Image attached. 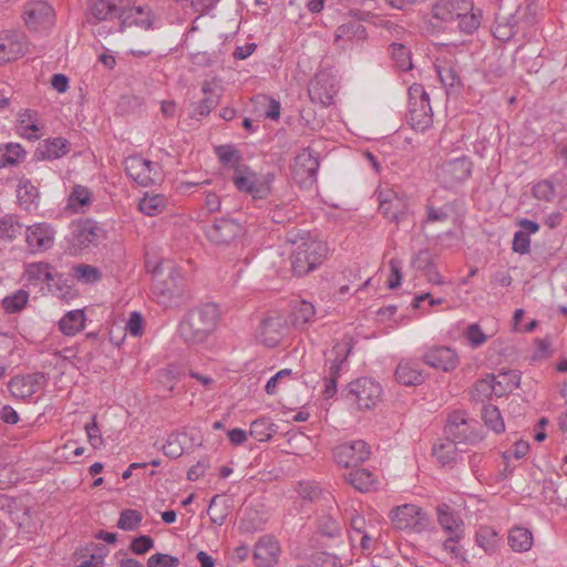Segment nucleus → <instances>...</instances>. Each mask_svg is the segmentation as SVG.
<instances>
[{
  "mask_svg": "<svg viewBox=\"0 0 567 567\" xmlns=\"http://www.w3.org/2000/svg\"><path fill=\"white\" fill-rule=\"evenodd\" d=\"M408 122L413 130L424 132L432 126L433 114L430 96L421 84L409 87Z\"/></svg>",
  "mask_w": 567,
  "mask_h": 567,
  "instance_id": "20e7f679",
  "label": "nucleus"
},
{
  "mask_svg": "<svg viewBox=\"0 0 567 567\" xmlns=\"http://www.w3.org/2000/svg\"><path fill=\"white\" fill-rule=\"evenodd\" d=\"M319 532L329 537H334L340 533V524L331 515H324L319 519Z\"/></svg>",
  "mask_w": 567,
  "mask_h": 567,
  "instance_id": "052dcab7",
  "label": "nucleus"
},
{
  "mask_svg": "<svg viewBox=\"0 0 567 567\" xmlns=\"http://www.w3.org/2000/svg\"><path fill=\"white\" fill-rule=\"evenodd\" d=\"M178 368L175 365H169L168 368L159 371L158 380L163 385L167 386L169 391H173L175 384L178 381Z\"/></svg>",
  "mask_w": 567,
  "mask_h": 567,
  "instance_id": "0e129e2a",
  "label": "nucleus"
},
{
  "mask_svg": "<svg viewBox=\"0 0 567 567\" xmlns=\"http://www.w3.org/2000/svg\"><path fill=\"white\" fill-rule=\"evenodd\" d=\"M25 157V151L20 144L10 143L0 147V168L14 166Z\"/></svg>",
  "mask_w": 567,
  "mask_h": 567,
  "instance_id": "a19ab883",
  "label": "nucleus"
},
{
  "mask_svg": "<svg viewBox=\"0 0 567 567\" xmlns=\"http://www.w3.org/2000/svg\"><path fill=\"white\" fill-rule=\"evenodd\" d=\"M53 16L52 7L42 0L28 2L23 11L25 24L31 30L47 28L52 23Z\"/></svg>",
  "mask_w": 567,
  "mask_h": 567,
  "instance_id": "f3484780",
  "label": "nucleus"
},
{
  "mask_svg": "<svg viewBox=\"0 0 567 567\" xmlns=\"http://www.w3.org/2000/svg\"><path fill=\"white\" fill-rule=\"evenodd\" d=\"M389 49L392 59L400 70L408 71L412 69L411 52L404 44L393 42Z\"/></svg>",
  "mask_w": 567,
  "mask_h": 567,
  "instance_id": "de8ad7c7",
  "label": "nucleus"
},
{
  "mask_svg": "<svg viewBox=\"0 0 567 567\" xmlns=\"http://www.w3.org/2000/svg\"><path fill=\"white\" fill-rule=\"evenodd\" d=\"M179 559L168 554H154L147 560V567H178Z\"/></svg>",
  "mask_w": 567,
  "mask_h": 567,
  "instance_id": "bf43d9fd",
  "label": "nucleus"
},
{
  "mask_svg": "<svg viewBox=\"0 0 567 567\" xmlns=\"http://www.w3.org/2000/svg\"><path fill=\"white\" fill-rule=\"evenodd\" d=\"M327 74H318L315 80L310 84L309 95L313 102H319L323 105H330L333 100V95L336 93L333 85L330 84L329 87L326 86L328 82Z\"/></svg>",
  "mask_w": 567,
  "mask_h": 567,
  "instance_id": "473e14b6",
  "label": "nucleus"
},
{
  "mask_svg": "<svg viewBox=\"0 0 567 567\" xmlns=\"http://www.w3.org/2000/svg\"><path fill=\"white\" fill-rule=\"evenodd\" d=\"M17 198L19 205L30 212L38 206L39 192L29 179L23 178L18 184Z\"/></svg>",
  "mask_w": 567,
  "mask_h": 567,
  "instance_id": "e433bc0d",
  "label": "nucleus"
},
{
  "mask_svg": "<svg viewBox=\"0 0 567 567\" xmlns=\"http://www.w3.org/2000/svg\"><path fill=\"white\" fill-rule=\"evenodd\" d=\"M153 24L154 16L151 9L146 7H134L131 3L123 14L118 31L124 32L126 29L132 27L146 31L153 29Z\"/></svg>",
  "mask_w": 567,
  "mask_h": 567,
  "instance_id": "5701e85b",
  "label": "nucleus"
},
{
  "mask_svg": "<svg viewBox=\"0 0 567 567\" xmlns=\"http://www.w3.org/2000/svg\"><path fill=\"white\" fill-rule=\"evenodd\" d=\"M215 153L219 158L220 163L225 166H229L235 169L237 173V167H243L239 165L241 161L240 153L231 145H220L215 148Z\"/></svg>",
  "mask_w": 567,
  "mask_h": 567,
  "instance_id": "a18cd8bd",
  "label": "nucleus"
},
{
  "mask_svg": "<svg viewBox=\"0 0 567 567\" xmlns=\"http://www.w3.org/2000/svg\"><path fill=\"white\" fill-rule=\"evenodd\" d=\"M435 69H436V72H437L441 83L445 87H455V86L460 85V83H461L460 75L453 65H451L449 63H444V64L439 63L435 65Z\"/></svg>",
  "mask_w": 567,
  "mask_h": 567,
  "instance_id": "603ef678",
  "label": "nucleus"
},
{
  "mask_svg": "<svg viewBox=\"0 0 567 567\" xmlns=\"http://www.w3.org/2000/svg\"><path fill=\"white\" fill-rule=\"evenodd\" d=\"M476 544L481 548H483L486 553H492L497 545V533L488 527V526H482L476 532Z\"/></svg>",
  "mask_w": 567,
  "mask_h": 567,
  "instance_id": "3c124183",
  "label": "nucleus"
},
{
  "mask_svg": "<svg viewBox=\"0 0 567 567\" xmlns=\"http://www.w3.org/2000/svg\"><path fill=\"white\" fill-rule=\"evenodd\" d=\"M352 351V339L349 337H344L341 341L337 342L332 350L331 354L333 359L330 362L327 374L331 378L339 379L340 371L346 363L350 352Z\"/></svg>",
  "mask_w": 567,
  "mask_h": 567,
  "instance_id": "c85d7f7f",
  "label": "nucleus"
},
{
  "mask_svg": "<svg viewBox=\"0 0 567 567\" xmlns=\"http://www.w3.org/2000/svg\"><path fill=\"white\" fill-rule=\"evenodd\" d=\"M85 313L83 310L66 312L59 321V328L65 336H75L84 329Z\"/></svg>",
  "mask_w": 567,
  "mask_h": 567,
  "instance_id": "4c0bfd02",
  "label": "nucleus"
},
{
  "mask_svg": "<svg viewBox=\"0 0 567 567\" xmlns=\"http://www.w3.org/2000/svg\"><path fill=\"white\" fill-rule=\"evenodd\" d=\"M281 549L277 539L271 536L261 537L255 545L254 561L257 567H272L278 563Z\"/></svg>",
  "mask_w": 567,
  "mask_h": 567,
  "instance_id": "aec40b11",
  "label": "nucleus"
},
{
  "mask_svg": "<svg viewBox=\"0 0 567 567\" xmlns=\"http://www.w3.org/2000/svg\"><path fill=\"white\" fill-rule=\"evenodd\" d=\"M103 229L93 220L79 221L72 226V243L79 249L96 245L103 237Z\"/></svg>",
  "mask_w": 567,
  "mask_h": 567,
  "instance_id": "a211bd4d",
  "label": "nucleus"
},
{
  "mask_svg": "<svg viewBox=\"0 0 567 567\" xmlns=\"http://www.w3.org/2000/svg\"><path fill=\"white\" fill-rule=\"evenodd\" d=\"M495 385V396H503L511 393L519 385L520 375L515 370L491 374Z\"/></svg>",
  "mask_w": 567,
  "mask_h": 567,
  "instance_id": "c9c22d12",
  "label": "nucleus"
},
{
  "mask_svg": "<svg viewBox=\"0 0 567 567\" xmlns=\"http://www.w3.org/2000/svg\"><path fill=\"white\" fill-rule=\"evenodd\" d=\"M18 133L30 141L39 140L40 134V124H39V113L33 110H23L19 113L18 117Z\"/></svg>",
  "mask_w": 567,
  "mask_h": 567,
  "instance_id": "c756f323",
  "label": "nucleus"
},
{
  "mask_svg": "<svg viewBox=\"0 0 567 567\" xmlns=\"http://www.w3.org/2000/svg\"><path fill=\"white\" fill-rule=\"evenodd\" d=\"M287 241L292 246L290 254L291 270L298 277L306 276L317 269L328 254L327 245L308 233L289 235Z\"/></svg>",
  "mask_w": 567,
  "mask_h": 567,
  "instance_id": "f257e3e1",
  "label": "nucleus"
},
{
  "mask_svg": "<svg viewBox=\"0 0 567 567\" xmlns=\"http://www.w3.org/2000/svg\"><path fill=\"white\" fill-rule=\"evenodd\" d=\"M474 395L478 399H487L492 395H495V385L492 375H487L486 378L476 382L474 388Z\"/></svg>",
  "mask_w": 567,
  "mask_h": 567,
  "instance_id": "680f3d73",
  "label": "nucleus"
},
{
  "mask_svg": "<svg viewBox=\"0 0 567 567\" xmlns=\"http://www.w3.org/2000/svg\"><path fill=\"white\" fill-rule=\"evenodd\" d=\"M233 183L239 192L250 194L254 199H264L270 194V182L259 177L248 166L237 167Z\"/></svg>",
  "mask_w": 567,
  "mask_h": 567,
  "instance_id": "0eeeda50",
  "label": "nucleus"
},
{
  "mask_svg": "<svg viewBox=\"0 0 567 567\" xmlns=\"http://www.w3.org/2000/svg\"><path fill=\"white\" fill-rule=\"evenodd\" d=\"M465 336L474 348L482 346L487 339L477 323L470 324L466 329Z\"/></svg>",
  "mask_w": 567,
  "mask_h": 567,
  "instance_id": "69168bd1",
  "label": "nucleus"
},
{
  "mask_svg": "<svg viewBox=\"0 0 567 567\" xmlns=\"http://www.w3.org/2000/svg\"><path fill=\"white\" fill-rule=\"evenodd\" d=\"M73 276L85 284L95 282L101 278V274L97 268L90 265H79L73 268Z\"/></svg>",
  "mask_w": 567,
  "mask_h": 567,
  "instance_id": "4d7b16f0",
  "label": "nucleus"
},
{
  "mask_svg": "<svg viewBox=\"0 0 567 567\" xmlns=\"http://www.w3.org/2000/svg\"><path fill=\"white\" fill-rule=\"evenodd\" d=\"M184 278L177 270H172L167 278L156 281L153 287V293L165 306L177 305L184 295Z\"/></svg>",
  "mask_w": 567,
  "mask_h": 567,
  "instance_id": "1a4fd4ad",
  "label": "nucleus"
},
{
  "mask_svg": "<svg viewBox=\"0 0 567 567\" xmlns=\"http://www.w3.org/2000/svg\"><path fill=\"white\" fill-rule=\"evenodd\" d=\"M530 239L525 231H517L513 239V250L519 254H526L529 250Z\"/></svg>",
  "mask_w": 567,
  "mask_h": 567,
  "instance_id": "774afa93",
  "label": "nucleus"
},
{
  "mask_svg": "<svg viewBox=\"0 0 567 567\" xmlns=\"http://www.w3.org/2000/svg\"><path fill=\"white\" fill-rule=\"evenodd\" d=\"M348 482L360 492H369L371 491L375 483V475L365 470V468H357L351 471L347 476Z\"/></svg>",
  "mask_w": 567,
  "mask_h": 567,
  "instance_id": "ea45409f",
  "label": "nucleus"
},
{
  "mask_svg": "<svg viewBox=\"0 0 567 567\" xmlns=\"http://www.w3.org/2000/svg\"><path fill=\"white\" fill-rule=\"evenodd\" d=\"M275 433V424L269 419H258L250 424L249 434L258 442L269 441Z\"/></svg>",
  "mask_w": 567,
  "mask_h": 567,
  "instance_id": "79ce46f5",
  "label": "nucleus"
},
{
  "mask_svg": "<svg viewBox=\"0 0 567 567\" xmlns=\"http://www.w3.org/2000/svg\"><path fill=\"white\" fill-rule=\"evenodd\" d=\"M437 523L449 535H464V522L462 517L447 504L436 507Z\"/></svg>",
  "mask_w": 567,
  "mask_h": 567,
  "instance_id": "a878e982",
  "label": "nucleus"
},
{
  "mask_svg": "<svg viewBox=\"0 0 567 567\" xmlns=\"http://www.w3.org/2000/svg\"><path fill=\"white\" fill-rule=\"evenodd\" d=\"M47 384L42 372L13 377L9 382V390L14 398L28 399Z\"/></svg>",
  "mask_w": 567,
  "mask_h": 567,
  "instance_id": "dca6fc26",
  "label": "nucleus"
},
{
  "mask_svg": "<svg viewBox=\"0 0 567 567\" xmlns=\"http://www.w3.org/2000/svg\"><path fill=\"white\" fill-rule=\"evenodd\" d=\"M432 20L434 27L457 22L461 32L472 34L481 24V13L474 12L471 0H439L432 8Z\"/></svg>",
  "mask_w": 567,
  "mask_h": 567,
  "instance_id": "f03ea898",
  "label": "nucleus"
},
{
  "mask_svg": "<svg viewBox=\"0 0 567 567\" xmlns=\"http://www.w3.org/2000/svg\"><path fill=\"white\" fill-rule=\"evenodd\" d=\"M29 293L19 289L2 300V307L8 313L20 312L28 303Z\"/></svg>",
  "mask_w": 567,
  "mask_h": 567,
  "instance_id": "09e8293b",
  "label": "nucleus"
},
{
  "mask_svg": "<svg viewBox=\"0 0 567 567\" xmlns=\"http://www.w3.org/2000/svg\"><path fill=\"white\" fill-rule=\"evenodd\" d=\"M168 206V198L163 194L145 193L140 200V210L147 216H156L163 213Z\"/></svg>",
  "mask_w": 567,
  "mask_h": 567,
  "instance_id": "58836bf2",
  "label": "nucleus"
},
{
  "mask_svg": "<svg viewBox=\"0 0 567 567\" xmlns=\"http://www.w3.org/2000/svg\"><path fill=\"white\" fill-rule=\"evenodd\" d=\"M433 454L442 465H452L456 460V445L454 442L446 440L439 445H434Z\"/></svg>",
  "mask_w": 567,
  "mask_h": 567,
  "instance_id": "8fccbe9b",
  "label": "nucleus"
},
{
  "mask_svg": "<svg viewBox=\"0 0 567 567\" xmlns=\"http://www.w3.org/2000/svg\"><path fill=\"white\" fill-rule=\"evenodd\" d=\"M473 423H476V422L470 421L464 424V427L460 426L457 430L446 431L445 432V434L447 436L446 440L454 442L455 445L461 442L474 443V442L480 441L482 437L478 436L476 433H474L473 427H472Z\"/></svg>",
  "mask_w": 567,
  "mask_h": 567,
  "instance_id": "c03bdc74",
  "label": "nucleus"
},
{
  "mask_svg": "<svg viewBox=\"0 0 567 567\" xmlns=\"http://www.w3.org/2000/svg\"><path fill=\"white\" fill-rule=\"evenodd\" d=\"M365 38V28L358 22L341 24L334 32V43L341 50L351 49L353 45L363 42Z\"/></svg>",
  "mask_w": 567,
  "mask_h": 567,
  "instance_id": "b1692460",
  "label": "nucleus"
},
{
  "mask_svg": "<svg viewBox=\"0 0 567 567\" xmlns=\"http://www.w3.org/2000/svg\"><path fill=\"white\" fill-rule=\"evenodd\" d=\"M23 278L29 285L38 286L42 282L50 284L55 279V275L51 265L47 262H31L25 266Z\"/></svg>",
  "mask_w": 567,
  "mask_h": 567,
  "instance_id": "2f4dec72",
  "label": "nucleus"
},
{
  "mask_svg": "<svg viewBox=\"0 0 567 567\" xmlns=\"http://www.w3.org/2000/svg\"><path fill=\"white\" fill-rule=\"evenodd\" d=\"M143 515L135 509H125L121 513L117 527L123 530H135L142 523Z\"/></svg>",
  "mask_w": 567,
  "mask_h": 567,
  "instance_id": "5fc2aeb1",
  "label": "nucleus"
},
{
  "mask_svg": "<svg viewBox=\"0 0 567 567\" xmlns=\"http://www.w3.org/2000/svg\"><path fill=\"white\" fill-rule=\"evenodd\" d=\"M219 318L220 312L216 303L207 302L196 307L181 321L179 336L187 343H203L216 330Z\"/></svg>",
  "mask_w": 567,
  "mask_h": 567,
  "instance_id": "7ed1b4c3",
  "label": "nucleus"
},
{
  "mask_svg": "<svg viewBox=\"0 0 567 567\" xmlns=\"http://www.w3.org/2000/svg\"><path fill=\"white\" fill-rule=\"evenodd\" d=\"M408 200L392 189L379 193V210L390 220L399 223L408 214Z\"/></svg>",
  "mask_w": 567,
  "mask_h": 567,
  "instance_id": "2eb2a0df",
  "label": "nucleus"
},
{
  "mask_svg": "<svg viewBox=\"0 0 567 567\" xmlns=\"http://www.w3.org/2000/svg\"><path fill=\"white\" fill-rule=\"evenodd\" d=\"M70 152V142L63 137L44 140L39 144L35 155L40 159L53 161Z\"/></svg>",
  "mask_w": 567,
  "mask_h": 567,
  "instance_id": "bb28decb",
  "label": "nucleus"
},
{
  "mask_svg": "<svg viewBox=\"0 0 567 567\" xmlns=\"http://www.w3.org/2000/svg\"><path fill=\"white\" fill-rule=\"evenodd\" d=\"M202 92L205 97L195 105L194 112L199 116H207L219 104L223 93L220 80L216 78L205 80Z\"/></svg>",
  "mask_w": 567,
  "mask_h": 567,
  "instance_id": "4be33fe9",
  "label": "nucleus"
},
{
  "mask_svg": "<svg viewBox=\"0 0 567 567\" xmlns=\"http://www.w3.org/2000/svg\"><path fill=\"white\" fill-rule=\"evenodd\" d=\"M507 542L514 551L526 553L533 547L534 536L528 528L514 526L508 532Z\"/></svg>",
  "mask_w": 567,
  "mask_h": 567,
  "instance_id": "72a5a7b5",
  "label": "nucleus"
},
{
  "mask_svg": "<svg viewBox=\"0 0 567 567\" xmlns=\"http://www.w3.org/2000/svg\"><path fill=\"white\" fill-rule=\"evenodd\" d=\"M533 196L539 200L551 202L556 196V188L548 179L540 181L533 186Z\"/></svg>",
  "mask_w": 567,
  "mask_h": 567,
  "instance_id": "6e6d98bb",
  "label": "nucleus"
},
{
  "mask_svg": "<svg viewBox=\"0 0 567 567\" xmlns=\"http://www.w3.org/2000/svg\"><path fill=\"white\" fill-rule=\"evenodd\" d=\"M482 417L486 426L495 433H501L505 430V424L497 406L492 404L484 405L482 409Z\"/></svg>",
  "mask_w": 567,
  "mask_h": 567,
  "instance_id": "49530a36",
  "label": "nucleus"
},
{
  "mask_svg": "<svg viewBox=\"0 0 567 567\" xmlns=\"http://www.w3.org/2000/svg\"><path fill=\"white\" fill-rule=\"evenodd\" d=\"M24 47L19 35L13 32L0 33V64L16 60L23 55Z\"/></svg>",
  "mask_w": 567,
  "mask_h": 567,
  "instance_id": "cd10ccee",
  "label": "nucleus"
},
{
  "mask_svg": "<svg viewBox=\"0 0 567 567\" xmlns=\"http://www.w3.org/2000/svg\"><path fill=\"white\" fill-rule=\"evenodd\" d=\"M92 204V192L82 185H74L68 197L66 208L72 213H84Z\"/></svg>",
  "mask_w": 567,
  "mask_h": 567,
  "instance_id": "f704fd0d",
  "label": "nucleus"
},
{
  "mask_svg": "<svg viewBox=\"0 0 567 567\" xmlns=\"http://www.w3.org/2000/svg\"><path fill=\"white\" fill-rule=\"evenodd\" d=\"M472 172V163L466 156L443 162L436 171V175L446 187L464 182Z\"/></svg>",
  "mask_w": 567,
  "mask_h": 567,
  "instance_id": "9b49d317",
  "label": "nucleus"
},
{
  "mask_svg": "<svg viewBox=\"0 0 567 567\" xmlns=\"http://www.w3.org/2000/svg\"><path fill=\"white\" fill-rule=\"evenodd\" d=\"M390 518L394 527L401 530L422 533L430 526L429 515L414 504L396 506L391 511Z\"/></svg>",
  "mask_w": 567,
  "mask_h": 567,
  "instance_id": "423d86ee",
  "label": "nucleus"
},
{
  "mask_svg": "<svg viewBox=\"0 0 567 567\" xmlns=\"http://www.w3.org/2000/svg\"><path fill=\"white\" fill-rule=\"evenodd\" d=\"M154 546V540L146 535L135 537L131 543V550L137 555L147 553Z\"/></svg>",
  "mask_w": 567,
  "mask_h": 567,
  "instance_id": "338daca9",
  "label": "nucleus"
},
{
  "mask_svg": "<svg viewBox=\"0 0 567 567\" xmlns=\"http://www.w3.org/2000/svg\"><path fill=\"white\" fill-rule=\"evenodd\" d=\"M412 266L423 271V274L433 268L434 262L430 251L423 249L415 254L412 258Z\"/></svg>",
  "mask_w": 567,
  "mask_h": 567,
  "instance_id": "e2e57ef3",
  "label": "nucleus"
},
{
  "mask_svg": "<svg viewBox=\"0 0 567 567\" xmlns=\"http://www.w3.org/2000/svg\"><path fill=\"white\" fill-rule=\"evenodd\" d=\"M131 0H93L90 6L91 17L97 21L123 18L125 10L130 7Z\"/></svg>",
  "mask_w": 567,
  "mask_h": 567,
  "instance_id": "6ab92c4d",
  "label": "nucleus"
},
{
  "mask_svg": "<svg viewBox=\"0 0 567 567\" xmlns=\"http://www.w3.org/2000/svg\"><path fill=\"white\" fill-rule=\"evenodd\" d=\"M285 329L280 317L264 318L256 330V338L267 347H276L282 337Z\"/></svg>",
  "mask_w": 567,
  "mask_h": 567,
  "instance_id": "393cba45",
  "label": "nucleus"
},
{
  "mask_svg": "<svg viewBox=\"0 0 567 567\" xmlns=\"http://www.w3.org/2000/svg\"><path fill=\"white\" fill-rule=\"evenodd\" d=\"M186 439V433H171L162 446L164 454L171 458L179 457L184 453Z\"/></svg>",
  "mask_w": 567,
  "mask_h": 567,
  "instance_id": "37998d69",
  "label": "nucleus"
},
{
  "mask_svg": "<svg viewBox=\"0 0 567 567\" xmlns=\"http://www.w3.org/2000/svg\"><path fill=\"white\" fill-rule=\"evenodd\" d=\"M423 361L429 367L449 372L458 364V355L449 347H435L426 351Z\"/></svg>",
  "mask_w": 567,
  "mask_h": 567,
  "instance_id": "412c9836",
  "label": "nucleus"
},
{
  "mask_svg": "<svg viewBox=\"0 0 567 567\" xmlns=\"http://www.w3.org/2000/svg\"><path fill=\"white\" fill-rule=\"evenodd\" d=\"M381 395V385L370 378H360L348 384L347 399L359 410L373 409Z\"/></svg>",
  "mask_w": 567,
  "mask_h": 567,
  "instance_id": "39448f33",
  "label": "nucleus"
},
{
  "mask_svg": "<svg viewBox=\"0 0 567 567\" xmlns=\"http://www.w3.org/2000/svg\"><path fill=\"white\" fill-rule=\"evenodd\" d=\"M318 168V156L310 148H303L295 157L293 178L302 187H311L317 181Z\"/></svg>",
  "mask_w": 567,
  "mask_h": 567,
  "instance_id": "6e6552de",
  "label": "nucleus"
},
{
  "mask_svg": "<svg viewBox=\"0 0 567 567\" xmlns=\"http://www.w3.org/2000/svg\"><path fill=\"white\" fill-rule=\"evenodd\" d=\"M243 231L239 223L231 218H218L206 229L207 239L216 246H227Z\"/></svg>",
  "mask_w": 567,
  "mask_h": 567,
  "instance_id": "ddd939ff",
  "label": "nucleus"
},
{
  "mask_svg": "<svg viewBox=\"0 0 567 567\" xmlns=\"http://www.w3.org/2000/svg\"><path fill=\"white\" fill-rule=\"evenodd\" d=\"M55 239V230L48 223H37L25 229V241L29 249L34 252L49 250Z\"/></svg>",
  "mask_w": 567,
  "mask_h": 567,
  "instance_id": "4468645a",
  "label": "nucleus"
},
{
  "mask_svg": "<svg viewBox=\"0 0 567 567\" xmlns=\"http://www.w3.org/2000/svg\"><path fill=\"white\" fill-rule=\"evenodd\" d=\"M396 381L406 386H416L423 382L419 364L411 360H402L395 370Z\"/></svg>",
  "mask_w": 567,
  "mask_h": 567,
  "instance_id": "7c9ffc66",
  "label": "nucleus"
},
{
  "mask_svg": "<svg viewBox=\"0 0 567 567\" xmlns=\"http://www.w3.org/2000/svg\"><path fill=\"white\" fill-rule=\"evenodd\" d=\"M315 307L308 301H301L295 311V323L299 326L307 324L315 317Z\"/></svg>",
  "mask_w": 567,
  "mask_h": 567,
  "instance_id": "13d9d810",
  "label": "nucleus"
},
{
  "mask_svg": "<svg viewBox=\"0 0 567 567\" xmlns=\"http://www.w3.org/2000/svg\"><path fill=\"white\" fill-rule=\"evenodd\" d=\"M22 231V225L12 216L0 218V238L12 240Z\"/></svg>",
  "mask_w": 567,
  "mask_h": 567,
  "instance_id": "864d4df0",
  "label": "nucleus"
},
{
  "mask_svg": "<svg viewBox=\"0 0 567 567\" xmlns=\"http://www.w3.org/2000/svg\"><path fill=\"white\" fill-rule=\"evenodd\" d=\"M370 453L369 445L362 440H357L336 446L333 457L340 466L351 467L365 462Z\"/></svg>",
  "mask_w": 567,
  "mask_h": 567,
  "instance_id": "9d476101",
  "label": "nucleus"
},
{
  "mask_svg": "<svg viewBox=\"0 0 567 567\" xmlns=\"http://www.w3.org/2000/svg\"><path fill=\"white\" fill-rule=\"evenodd\" d=\"M126 174L137 184L148 186L159 179L157 164L142 156H130L125 161Z\"/></svg>",
  "mask_w": 567,
  "mask_h": 567,
  "instance_id": "f8f14e48",
  "label": "nucleus"
}]
</instances>
